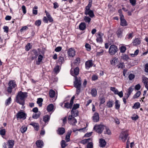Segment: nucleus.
<instances>
[{"mask_svg":"<svg viewBox=\"0 0 148 148\" xmlns=\"http://www.w3.org/2000/svg\"><path fill=\"white\" fill-rule=\"evenodd\" d=\"M32 48V45L30 43H28L25 46V49L26 51H29Z\"/></svg>","mask_w":148,"mask_h":148,"instance_id":"44","label":"nucleus"},{"mask_svg":"<svg viewBox=\"0 0 148 148\" xmlns=\"http://www.w3.org/2000/svg\"><path fill=\"white\" fill-rule=\"evenodd\" d=\"M105 125H95L94 126L93 129L97 133L101 134L104 128Z\"/></svg>","mask_w":148,"mask_h":148,"instance_id":"6","label":"nucleus"},{"mask_svg":"<svg viewBox=\"0 0 148 148\" xmlns=\"http://www.w3.org/2000/svg\"><path fill=\"white\" fill-rule=\"evenodd\" d=\"M54 108V106L51 103L47 107V110L48 112H50L53 110Z\"/></svg>","mask_w":148,"mask_h":148,"instance_id":"34","label":"nucleus"},{"mask_svg":"<svg viewBox=\"0 0 148 148\" xmlns=\"http://www.w3.org/2000/svg\"><path fill=\"white\" fill-rule=\"evenodd\" d=\"M99 143H100V146L102 147H104L106 144L105 140L102 138H101L99 139Z\"/></svg>","mask_w":148,"mask_h":148,"instance_id":"27","label":"nucleus"},{"mask_svg":"<svg viewBox=\"0 0 148 148\" xmlns=\"http://www.w3.org/2000/svg\"><path fill=\"white\" fill-rule=\"evenodd\" d=\"M43 21L45 23H48V21L51 23L53 21V19L51 16L47 18L46 16H44L43 18Z\"/></svg>","mask_w":148,"mask_h":148,"instance_id":"19","label":"nucleus"},{"mask_svg":"<svg viewBox=\"0 0 148 148\" xmlns=\"http://www.w3.org/2000/svg\"><path fill=\"white\" fill-rule=\"evenodd\" d=\"M61 145L62 148H64L67 146V144H66L65 141L64 140L61 141Z\"/></svg>","mask_w":148,"mask_h":148,"instance_id":"53","label":"nucleus"},{"mask_svg":"<svg viewBox=\"0 0 148 148\" xmlns=\"http://www.w3.org/2000/svg\"><path fill=\"white\" fill-rule=\"evenodd\" d=\"M99 99L100 101L99 102L100 105L104 103L105 102L106 100L103 96H102L101 97H99Z\"/></svg>","mask_w":148,"mask_h":148,"instance_id":"40","label":"nucleus"},{"mask_svg":"<svg viewBox=\"0 0 148 148\" xmlns=\"http://www.w3.org/2000/svg\"><path fill=\"white\" fill-rule=\"evenodd\" d=\"M80 58L79 57H78L75 59L74 62V63L75 64H76L77 65V64H78L80 63Z\"/></svg>","mask_w":148,"mask_h":148,"instance_id":"54","label":"nucleus"},{"mask_svg":"<svg viewBox=\"0 0 148 148\" xmlns=\"http://www.w3.org/2000/svg\"><path fill=\"white\" fill-rule=\"evenodd\" d=\"M123 29L121 28H119L116 32V34L118 38H121L123 36Z\"/></svg>","mask_w":148,"mask_h":148,"instance_id":"21","label":"nucleus"},{"mask_svg":"<svg viewBox=\"0 0 148 148\" xmlns=\"http://www.w3.org/2000/svg\"><path fill=\"white\" fill-rule=\"evenodd\" d=\"M81 79L80 77H75V81L74 82V87H81Z\"/></svg>","mask_w":148,"mask_h":148,"instance_id":"8","label":"nucleus"},{"mask_svg":"<svg viewBox=\"0 0 148 148\" xmlns=\"http://www.w3.org/2000/svg\"><path fill=\"white\" fill-rule=\"evenodd\" d=\"M117 46L114 45H111L109 49V52L111 55H114L118 51Z\"/></svg>","mask_w":148,"mask_h":148,"instance_id":"5","label":"nucleus"},{"mask_svg":"<svg viewBox=\"0 0 148 148\" xmlns=\"http://www.w3.org/2000/svg\"><path fill=\"white\" fill-rule=\"evenodd\" d=\"M79 104H74L73 105V108L71 111V113L73 114L74 112V110H76V109L78 108H79Z\"/></svg>","mask_w":148,"mask_h":148,"instance_id":"31","label":"nucleus"},{"mask_svg":"<svg viewBox=\"0 0 148 148\" xmlns=\"http://www.w3.org/2000/svg\"><path fill=\"white\" fill-rule=\"evenodd\" d=\"M60 69V66L59 65H57L54 68V71L56 73H57L59 72Z\"/></svg>","mask_w":148,"mask_h":148,"instance_id":"51","label":"nucleus"},{"mask_svg":"<svg viewBox=\"0 0 148 148\" xmlns=\"http://www.w3.org/2000/svg\"><path fill=\"white\" fill-rule=\"evenodd\" d=\"M140 92L139 91H138L133 96V98L135 99L138 98L140 95Z\"/></svg>","mask_w":148,"mask_h":148,"instance_id":"55","label":"nucleus"},{"mask_svg":"<svg viewBox=\"0 0 148 148\" xmlns=\"http://www.w3.org/2000/svg\"><path fill=\"white\" fill-rule=\"evenodd\" d=\"M85 47L86 49V50L88 51H90L91 49V46L90 44L88 43H86L85 45Z\"/></svg>","mask_w":148,"mask_h":148,"instance_id":"57","label":"nucleus"},{"mask_svg":"<svg viewBox=\"0 0 148 148\" xmlns=\"http://www.w3.org/2000/svg\"><path fill=\"white\" fill-rule=\"evenodd\" d=\"M117 58L116 57L113 58L110 61V63L111 64L115 65L116 64V63L117 62Z\"/></svg>","mask_w":148,"mask_h":148,"instance_id":"42","label":"nucleus"},{"mask_svg":"<svg viewBox=\"0 0 148 148\" xmlns=\"http://www.w3.org/2000/svg\"><path fill=\"white\" fill-rule=\"evenodd\" d=\"M110 90L111 91L114 92L115 94L116 95L118 94V90L115 87H111L110 88Z\"/></svg>","mask_w":148,"mask_h":148,"instance_id":"46","label":"nucleus"},{"mask_svg":"<svg viewBox=\"0 0 148 148\" xmlns=\"http://www.w3.org/2000/svg\"><path fill=\"white\" fill-rule=\"evenodd\" d=\"M86 23L84 22H82L79 25V29L82 31H83L85 30L86 28Z\"/></svg>","mask_w":148,"mask_h":148,"instance_id":"22","label":"nucleus"},{"mask_svg":"<svg viewBox=\"0 0 148 148\" xmlns=\"http://www.w3.org/2000/svg\"><path fill=\"white\" fill-rule=\"evenodd\" d=\"M36 144L38 147L42 148L44 145V143L42 140H38L36 142Z\"/></svg>","mask_w":148,"mask_h":148,"instance_id":"20","label":"nucleus"},{"mask_svg":"<svg viewBox=\"0 0 148 148\" xmlns=\"http://www.w3.org/2000/svg\"><path fill=\"white\" fill-rule=\"evenodd\" d=\"M49 95L51 98H53L55 95V91L52 89L50 90L49 91Z\"/></svg>","mask_w":148,"mask_h":148,"instance_id":"37","label":"nucleus"},{"mask_svg":"<svg viewBox=\"0 0 148 148\" xmlns=\"http://www.w3.org/2000/svg\"><path fill=\"white\" fill-rule=\"evenodd\" d=\"M50 119V116L48 115H46L43 117V121L45 123H47Z\"/></svg>","mask_w":148,"mask_h":148,"instance_id":"32","label":"nucleus"},{"mask_svg":"<svg viewBox=\"0 0 148 148\" xmlns=\"http://www.w3.org/2000/svg\"><path fill=\"white\" fill-rule=\"evenodd\" d=\"M41 21L40 20H38L36 21L35 23V25L37 26H39L40 25Z\"/></svg>","mask_w":148,"mask_h":148,"instance_id":"62","label":"nucleus"},{"mask_svg":"<svg viewBox=\"0 0 148 148\" xmlns=\"http://www.w3.org/2000/svg\"><path fill=\"white\" fill-rule=\"evenodd\" d=\"M40 113H35L33 114L32 117L34 119H36L40 117Z\"/></svg>","mask_w":148,"mask_h":148,"instance_id":"52","label":"nucleus"},{"mask_svg":"<svg viewBox=\"0 0 148 148\" xmlns=\"http://www.w3.org/2000/svg\"><path fill=\"white\" fill-rule=\"evenodd\" d=\"M84 20L86 23H90L91 20L90 17L87 16H85L84 17Z\"/></svg>","mask_w":148,"mask_h":148,"instance_id":"48","label":"nucleus"},{"mask_svg":"<svg viewBox=\"0 0 148 148\" xmlns=\"http://www.w3.org/2000/svg\"><path fill=\"white\" fill-rule=\"evenodd\" d=\"M90 93L92 97H96L97 95V89L95 88H92L91 92H90Z\"/></svg>","mask_w":148,"mask_h":148,"instance_id":"25","label":"nucleus"},{"mask_svg":"<svg viewBox=\"0 0 148 148\" xmlns=\"http://www.w3.org/2000/svg\"><path fill=\"white\" fill-rule=\"evenodd\" d=\"M8 144V148H12L14 144V141L12 140H9L7 143Z\"/></svg>","mask_w":148,"mask_h":148,"instance_id":"24","label":"nucleus"},{"mask_svg":"<svg viewBox=\"0 0 148 148\" xmlns=\"http://www.w3.org/2000/svg\"><path fill=\"white\" fill-rule=\"evenodd\" d=\"M120 20L121 21L120 25L122 26H126L127 25V23L126 20L124 19V16L123 17H120Z\"/></svg>","mask_w":148,"mask_h":148,"instance_id":"18","label":"nucleus"},{"mask_svg":"<svg viewBox=\"0 0 148 148\" xmlns=\"http://www.w3.org/2000/svg\"><path fill=\"white\" fill-rule=\"evenodd\" d=\"M38 53L36 50L33 49L32 51L30 58L31 60L32 61L36 59L38 57Z\"/></svg>","mask_w":148,"mask_h":148,"instance_id":"9","label":"nucleus"},{"mask_svg":"<svg viewBox=\"0 0 148 148\" xmlns=\"http://www.w3.org/2000/svg\"><path fill=\"white\" fill-rule=\"evenodd\" d=\"M84 14L86 15H88L90 17L92 18L95 16L92 10H90L87 12H85Z\"/></svg>","mask_w":148,"mask_h":148,"instance_id":"28","label":"nucleus"},{"mask_svg":"<svg viewBox=\"0 0 148 148\" xmlns=\"http://www.w3.org/2000/svg\"><path fill=\"white\" fill-rule=\"evenodd\" d=\"M79 69L78 67H77L73 69V71H72V69L71 70L70 72L71 75L77 77V76L79 74Z\"/></svg>","mask_w":148,"mask_h":148,"instance_id":"13","label":"nucleus"},{"mask_svg":"<svg viewBox=\"0 0 148 148\" xmlns=\"http://www.w3.org/2000/svg\"><path fill=\"white\" fill-rule=\"evenodd\" d=\"M140 107V104L139 102H137L135 103L134 106H132L133 108L138 109Z\"/></svg>","mask_w":148,"mask_h":148,"instance_id":"45","label":"nucleus"},{"mask_svg":"<svg viewBox=\"0 0 148 148\" xmlns=\"http://www.w3.org/2000/svg\"><path fill=\"white\" fill-rule=\"evenodd\" d=\"M141 41L140 38H135L133 41V45L134 46H137L140 44Z\"/></svg>","mask_w":148,"mask_h":148,"instance_id":"17","label":"nucleus"},{"mask_svg":"<svg viewBox=\"0 0 148 148\" xmlns=\"http://www.w3.org/2000/svg\"><path fill=\"white\" fill-rule=\"evenodd\" d=\"M90 140H92V139L91 138H89L87 139L83 140L81 141V143L83 144H85L87 143H88Z\"/></svg>","mask_w":148,"mask_h":148,"instance_id":"36","label":"nucleus"},{"mask_svg":"<svg viewBox=\"0 0 148 148\" xmlns=\"http://www.w3.org/2000/svg\"><path fill=\"white\" fill-rule=\"evenodd\" d=\"M67 54L69 57L73 58L75 55V50L73 48H70L67 51Z\"/></svg>","mask_w":148,"mask_h":148,"instance_id":"11","label":"nucleus"},{"mask_svg":"<svg viewBox=\"0 0 148 148\" xmlns=\"http://www.w3.org/2000/svg\"><path fill=\"white\" fill-rule=\"evenodd\" d=\"M27 92H23L22 91L18 92L16 97V101L17 103L23 106L25 104V99L27 97Z\"/></svg>","mask_w":148,"mask_h":148,"instance_id":"1","label":"nucleus"},{"mask_svg":"<svg viewBox=\"0 0 148 148\" xmlns=\"http://www.w3.org/2000/svg\"><path fill=\"white\" fill-rule=\"evenodd\" d=\"M114 101L112 100H109L107 103L106 106L108 108H110L113 106Z\"/></svg>","mask_w":148,"mask_h":148,"instance_id":"30","label":"nucleus"},{"mask_svg":"<svg viewBox=\"0 0 148 148\" xmlns=\"http://www.w3.org/2000/svg\"><path fill=\"white\" fill-rule=\"evenodd\" d=\"M12 101V99L11 97H9L7 99L5 102V105L7 106H8L11 103Z\"/></svg>","mask_w":148,"mask_h":148,"instance_id":"43","label":"nucleus"},{"mask_svg":"<svg viewBox=\"0 0 148 148\" xmlns=\"http://www.w3.org/2000/svg\"><path fill=\"white\" fill-rule=\"evenodd\" d=\"M120 104L119 103V101L116 100L115 102V108L116 109L118 110L120 108Z\"/></svg>","mask_w":148,"mask_h":148,"instance_id":"38","label":"nucleus"},{"mask_svg":"<svg viewBox=\"0 0 148 148\" xmlns=\"http://www.w3.org/2000/svg\"><path fill=\"white\" fill-rule=\"evenodd\" d=\"M16 117L17 119H25L27 117V114L23 110H21L18 112L16 114Z\"/></svg>","mask_w":148,"mask_h":148,"instance_id":"4","label":"nucleus"},{"mask_svg":"<svg viewBox=\"0 0 148 148\" xmlns=\"http://www.w3.org/2000/svg\"><path fill=\"white\" fill-rule=\"evenodd\" d=\"M74 112L73 113V114H71L73 116H78V113L79 112L77 110H74Z\"/></svg>","mask_w":148,"mask_h":148,"instance_id":"63","label":"nucleus"},{"mask_svg":"<svg viewBox=\"0 0 148 148\" xmlns=\"http://www.w3.org/2000/svg\"><path fill=\"white\" fill-rule=\"evenodd\" d=\"M27 129V127L25 126H22V127L20 128V131L22 133H24L25 132Z\"/></svg>","mask_w":148,"mask_h":148,"instance_id":"56","label":"nucleus"},{"mask_svg":"<svg viewBox=\"0 0 148 148\" xmlns=\"http://www.w3.org/2000/svg\"><path fill=\"white\" fill-rule=\"evenodd\" d=\"M118 68H123L125 67V65L123 63H121L117 65Z\"/></svg>","mask_w":148,"mask_h":148,"instance_id":"60","label":"nucleus"},{"mask_svg":"<svg viewBox=\"0 0 148 148\" xmlns=\"http://www.w3.org/2000/svg\"><path fill=\"white\" fill-rule=\"evenodd\" d=\"M71 132V131L68 132L66 136L65 140L66 142H69L70 140V137Z\"/></svg>","mask_w":148,"mask_h":148,"instance_id":"33","label":"nucleus"},{"mask_svg":"<svg viewBox=\"0 0 148 148\" xmlns=\"http://www.w3.org/2000/svg\"><path fill=\"white\" fill-rule=\"evenodd\" d=\"M104 127L105 128L106 130V131H104V134H107L108 135H110L111 134V131L108 127L105 126Z\"/></svg>","mask_w":148,"mask_h":148,"instance_id":"39","label":"nucleus"},{"mask_svg":"<svg viewBox=\"0 0 148 148\" xmlns=\"http://www.w3.org/2000/svg\"><path fill=\"white\" fill-rule=\"evenodd\" d=\"M29 125L32 126L35 130H38L39 128V125L38 123L32 122L29 124Z\"/></svg>","mask_w":148,"mask_h":148,"instance_id":"26","label":"nucleus"},{"mask_svg":"<svg viewBox=\"0 0 148 148\" xmlns=\"http://www.w3.org/2000/svg\"><path fill=\"white\" fill-rule=\"evenodd\" d=\"M43 58V56L40 54L38 56V61L36 62V64L39 65L40 62H41Z\"/></svg>","mask_w":148,"mask_h":148,"instance_id":"41","label":"nucleus"},{"mask_svg":"<svg viewBox=\"0 0 148 148\" xmlns=\"http://www.w3.org/2000/svg\"><path fill=\"white\" fill-rule=\"evenodd\" d=\"M38 7L37 6H35L33 9V14L34 15H37L38 14V10L37 9Z\"/></svg>","mask_w":148,"mask_h":148,"instance_id":"50","label":"nucleus"},{"mask_svg":"<svg viewBox=\"0 0 148 148\" xmlns=\"http://www.w3.org/2000/svg\"><path fill=\"white\" fill-rule=\"evenodd\" d=\"M96 40L97 42L100 43H102L103 42V34L101 32H98L97 34Z\"/></svg>","mask_w":148,"mask_h":148,"instance_id":"7","label":"nucleus"},{"mask_svg":"<svg viewBox=\"0 0 148 148\" xmlns=\"http://www.w3.org/2000/svg\"><path fill=\"white\" fill-rule=\"evenodd\" d=\"M68 123L72 125H75V124L77 122L76 119L72 115L69 116H68Z\"/></svg>","mask_w":148,"mask_h":148,"instance_id":"12","label":"nucleus"},{"mask_svg":"<svg viewBox=\"0 0 148 148\" xmlns=\"http://www.w3.org/2000/svg\"><path fill=\"white\" fill-rule=\"evenodd\" d=\"M8 87L7 88L8 92L11 93L12 92V89L15 88L17 86L16 82L14 80H10L8 83Z\"/></svg>","mask_w":148,"mask_h":148,"instance_id":"3","label":"nucleus"},{"mask_svg":"<svg viewBox=\"0 0 148 148\" xmlns=\"http://www.w3.org/2000/svg\"><path fill=\"white\" fill-rule=\"evenodd\" d=\"M74 99L75 96H73L71 99L70 103L69 102L64 103V107L67 108H71L73 106Z\"/></svg>","mask_w":148,"mask_h":148,"instance_id":"10","label":"nucleus"},{"mask_svg":"<svg viewBox=\"0 0 148 148\" xmlns=\"http://www.w3.org/2000/svg\"><path fill=\"white\" fill-rule=\"evenodd\" d=\"M145 71L147 73H148V63H146L144 66Z\"/></svg>","mask_w":148,"mask_h":148,"instance_id":"64","label":"nucleus"},{"mask_svg":"<svg viewBox=\"0 0 148 148\" xmlns=\"http://www.w3.org/2000/svg\"><path fill=\"white\" fill-rule=\"evenodd\" d=\"M87 148H93V143L92 140H90V141L88 143L87 145Z\"/></svg>","mask_w":148,"mask_h":148,"instance_id":"47","label":"nucleus"},{"mask_svg":"<svg viewBox=\"0 0 148 148\" xmlns=\"http://www.w3.org/2000/svg\"><path fill=\"white\" fill-rule=\"evenodd\" d=\"M93 63L92 60H89L86 61L85 63V67L86 69H88L92 66Z\"/></svg>","mask_w":148,"mask_h":148,"instance_id":"14","label":"nucleus"},{"mask_svg":"<svg viewBox=\"0 0 148 148\" xmlns=\"http://www.w3.org/2000/svg\"><path fill=\"white\" fill-rule=\"evenodd\" d=\"M6 131L5 129H1L0 130V134L2 136L5 135Z\"/></svg>","mask_w":148,"mask_h":148,"instance_id":"61","label":"nucleus"},{"mask_svg":"<svg viewBox=\"0 0 148 148\" xmlns=\"http://www.w3.org/2000/svg\"><path fill=\"white\" fill-rule=\"evenodd\" d=\"M133 32H131V33H129L127 34L125 37V39L127 40L131 39L133 36Z\"/></svg>","mask_w":148,"mask_h":148,"instance_id":"29","label":"nucleus"},{"mask_svg":"<svg viewBox=\"0 0 148 148\" xmlns=\"http://www.w3.org/2000/svg\"><path fill=\"white\" fill-rule=\"evenodd\" d=\"M142 82L144 83L145 87L148 90V78L143 76L142 77Z\"/></svg>","mask_w":148,"mask_h":148,"instance_id":"16","label":"nucleus"},{"mask_svg":"<svg viewBox=\"0 0 148 148\" xmlns=\"http://www.w3.org/2000/svg\"><path fill=\"white\" fill-rule=\"evenodd\" d=\"M81 87H75V88H76V93L77 95L79 94L81 92Z\"/></svg>","mask_w":148,"mask_h":148,"instance_id":"58","label":"nucleus"},{"mask_svg":"<svg viewBox=\"0 0 148 148\" xmlns=\"http://www.w3.org/2000/svg\"><path fill=\"white\" fill-rule=\"evenodd\" d=\"M92 119L93 121L95 122H97L99 121V113L97 112H95L92 117Z\"/></svg>","mask_w":148,"mask_h":148,"instance_id":"15","label":"nucleus"},{"mask_svg":"<svg viewBox=\"0 0 148 148\" xmlns=\"http://www.w3.org/2000/svg\"><path fill=\"white\" fill-rule=\"evenodd\" d=\"M121 58L125 60H127L129 59V57L128 56L125 54L121 56Z\"/></svg>","mask_w":148,"mask_h":148,"instance_id":"59","label":"nucleus"},{"mask_svg":"<svg viewBox=\"0 0 148 148\" xmlns=\"http://www.w3.org/2000/svg\"><path fill=\"white\" fill-rule=\"evenodd\" d=\"M129 135V133L128 130H127L122 131L120 134L119 138L121 139L123 142H125L127 139Z\"/></svg>","mask_w":148,"mask_h":148,"instance_id":"2","label":"nucleus"},{"mask_svg":"<svg viewBox=\"0 0 148 148\" xmlns=\"http://www.w3.org/2000/svg\"><path fill=\"white\" fill-rule=\"evenodd\" d=\"M58 58V63L62 65L64 61V58L62 56H60Z\"/></svg>","mask_w":148,"mask_h":148,"instance_id":"35","label":"nucleus"},{"mask_svg":"<svg viewBox=\"0 0 148 148\" xmlns=\"http://www.w3.org/2000/svg\"><path fill=\"white\" fill-rule=\"evenodd\" d=\"M57 133L60 135L63 134L65 132V130L64 128L63 127H59L57 130Z\"/></svg>","mask_w":148,"mask_h":148,"instance_id":"23","label":"nucleus"},{"mask_svg":"<svg viewBox=\"0 0 148 148\" xmlns=\"http://www.w3.org/2000/svg\"><path fill=\"white\" fill-rule=\"evenodd\" d=\"M120 52L122 53H125L126 50V48L125 46H121L120 48Z\"/></svg>","mask_w":148,"mask_h":148,"instance_id":"49","label":"nucleus"}]
</instances>
